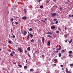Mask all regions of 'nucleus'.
Segmentation results:
<instances>
[{"mask_svg":"<svg viewBox=\"0 0 73 73\" xmlns=\"http://www.w3.org/2000/svg\"><path fill=\"white\" fill-rule=\"evenodd\" d=\"M51 15H51L52 17H54V16H56L57 15V14L55 13H51Z\"/></svg>","mask_w":73,"mask_h":73,"instance_id":"obj_1","label":"nucleus"},{"mask_svg":"<svg viewBox=\"0 0 73 73\" xmlns=\"http://www.w3.org/2000/svg\"><path fill=\"white\" fill-rule=\"evenodd\" d=\"M27 34V31H24L23 34V35L24 36H25V35H26Z\"/></svg>","mask_w":73,"mask_h":73,"instance_id":"obj_2","label":"nucleus"},{"mask_svg":"<svg viewBox=\"0 0 73 73\" xmlns=\"http://www.w3.org/2000/svg\"><path fill=\"white\" fill-rule=\"evenodd\" d=\"M45 41V38L44 37H42V42L43 44H44V41Z\"/></svg>","mask_w":73,"mask_h":73,"instance_id":"obj_3","label":"nucleus"},{"mask_svg":"<svg viewBox=\"0 0 73 73\" xmlns=\"http://www.w3.org/2000/svg\"><path fill=\"white\" fill-rule=\"evenodd\" d=\"M27 17L26 16H24L22 18V19H23V20H25V19H27Z\"/></svg>","mask_w":73,"mask_h":73,"instance_id":"obj_4","label":"nucleus"},{"mask_svg":"<svg viewBox=\"0 0 73 73\" xmlns=\"http://www.w3.org/2000/svg\"><path fill=\"white\" fill-rule=\"evenodd\" d=\"M51 29H55L56 28V26H53L51 27Z\"/></svg>","mask_w":73,"mask_h":73,"instance_id":"obj_5","label":"nucleus"},{"mask_svg":"<svg viewBox=\"0 0 73 73\" xmlns=\"http://www.w3.org/2000/svg\"><path fill=\"white\" fill-rule=\"evenodd\" d=\"M61 47L60 45H59V48H56V50H61Z\"/></svg>","mask_w":73,"mask_h":73,"instance_id":"obj_6","label":"nucleus"},{"mask_svg":"<svg viewBox=\"0 0 73 73\" xmlns=\"http://www.w3.org/2000/svg\"><path fill=\"white\" fill-rule=\"evenodd\" d=\"M50 40H49L48 42L47 45L48 46H50Z\"/></svg>","mask_w":73,"mask_h":73,"instance_id":"obj_7","label":"nucleus"},{"mask_svg":"<svg viewBox=\"0 0 73 73\" xmlns=\"http://www.w3.org/2000/svg\"><path fill=\"white\" fill-rule=\"evenodd\" d=\"M23 11H24L25 13V14L27 13V9H24Z\"/></svg>","mask_w":73,"mask_h":73,"instance_id":"obj_8","label":"nucleus"},{"mask_svg":"<svg viewBox=\"0 0 73 73\" xmlns=\"http://www.w3.org/2000/svg\"><path fill=\"white\" fill-rule=\"evenodd\" d=\"M52 33L51 32H48L47 33H46V35H52Z\"/></svg>","mask_w":73,"mask_h":73,"instance_id":"obj_9","label":"nucleus"},{"mask_svg":"<svg viewBox=\"0 0 73 73\" xmlns=\"http://www.w3.org/2000/svg\"><path fill=\"white\" fill-rule=\"evenodd\" d=\"M69 57H70V58H72V55L71 54H70L68 55Z\"/></svg>","mask_w":73,"mask_h":73,"instance_id":"obj_10","label":"nucleus"},{"mask_svg":"<svg viewBox=\"0 0 73 73\" xmlns=\"http://www.w3.org/2000/svg\"><path fill=\"white\" fill-rule=\"evenodd\" d=\"M47 36L48 37H49V38H50L51 37H52V36H50V35H47Z\"/></svg>","mask_w":73,"mask_h":73,"instance_id":"obj_11","label":"nucleus"},{"mask_svg":"<svg viewBox=\"0 0 73 73\" xmlns=\"http://www.w3.org/2000/svg\"><path fill=\"white\" fill-rule=\"evenodd\" d=\"M72 40H72V39H71L70 40V41H68V42H69V43H72Z\"/></svg>","mask_w":73,"mask_h":73,"instance_id":"obj_12","label":"nucleus"},{"mask_svg":"<svg viewBox=\"0 0 73 73\" xmlns=\"http://www.w3.org/2000/svg\"><path fill=\"white\" fill-rule=\"evenodd\" d=\"M72 51H70L68 52V53L69 54H71V53H72Z\"/></svg>","mask_w":73,"mask_h":73,"instance_id":"obj_13","label":"nucleus"},{"mask_svg":"<svg viewBox=\"0 0 73 73\" xmlns=\"http://www.w3.org/2000/svg\"><path fill=\"white\" fill-rule=\"evenodd\" d=\"M10 55L11 56V57H12V56H13V53L12 52H11L10 53Z\"/></svg>","mask_w":73,"mask_h":73,"instance_id":"obj_14","label":"nucleus"},{"mask_svg":"<svg viewBox=\"0 0 73 73\" xmlns=\"http://www.w3.org/2000/svg\"><path fill=\"white\" fill-rule=\"evenodd\" d=\"M30 72H33L34 70L33 69H31L30 70Z\"/></svg>","mask_w":73,"mask_h":73,"instance_id":"obj_15","label":"nucleus"},{"mask_svg":"<svg viewBox=\"0 0 73 73\" xmlns=\"http://www.w3.org/2000/svg\"><path fill=\"white\" fill-rule=\"evenodd\" d=\"M58 56L60 57H61V53H59Z\"/></svg>","mask_w":73,"mask_h":73,"instance_id":"obj_16","label":"nucleus"},{"mask_svg":"<svg viewBox=\"0 0 73 73\" xmlns=\"http://www.w3.org/2000/svg\"><path fill=\"white\" fill-rule=\"evenodd\" d=\"M29 36H31L30 37L31 38H33V35L30 34L29 35Z\"/></svg>","mask_w":73,"mask_h":73,"instance_id":"obj_17","label":"nucleus"},{"mask_svg":"<svg viewBox=\"0 0 73 73\" xmlns=\"http://www.w3.org/2000/svg\"><path fill=\"white\" fill-rule=\"evenodd\" d=\"M70 66L71 67H72V66H73V64H70Z\"/></svg>","mask_w":73,"mask_h":73,"instance_id":"obj_18","label":"nucleus"},{"mask_svg":"<svg viewBox=\"0 0 73 73\" xmlns=\"http://www.w3.org/2000/svg\"><path fill=\"white\" fill-rule=\"evenodd\" d=\"M61 52L62 53H64V52H65V50H61Z\"/></svg>","mask_w":73,"mask_h":73,"instance_id":"obj_19","label":"nucleus"},{"mask_svg":"<svg viewBox=\"0 0 73 73\" xmlns=\"http://www.w3.org/2000/svg\"><path fill=\"white\" fill-rule=\"evenodd\" d=\"M44 7L43 5L40 6V8H41V9H42V8H43Z\"/></svg>","mask_w":73,"mask_h":73,"instance_id":"obj_20","label":"nucleus"},{"mask_svg":"<svg viewBox=\"0 0 73 73\" xmlns=\"http://www.w3.org/2000/svg\"><path fill=\"white\" fill-rule=\"evenodd\" d=\"M58 30H59V31H60V32H61V29L60 28L58 27Z\"/></svg>","mask_w":73,"mask_h":73,"instance_id":"obj_21","label":"nucleus"},{"mask_svg":"<svg viewBox=\"0 0 73 73\" xmlns=\"http://www.w3.org/2000/svg\"><path fill=\"white\" fill-rule=\"evenodd\" d=\"M31 50V48H30V47H29L28 48H27L28 50L29 51V50Z\"/></svg>","mask_w":73,"mask_h":73,"instance_id":"obj_22","label":"nucleus"},{"mask_svg":"<svg viewBox=\"0 0 73 73\" xmlns=\"http://www.w3.org/2000/svg\"><path fill=\"white\" fill-rule=\"evenodd\" d=\"M18 66H19L20 68H22V65H18Z\"/></svg>","mask_w":73,"mask_h":73,"instance_id":"obj_23","label":"nucleus"},{"mask_svg":"<svg viewBox=\"0 0 73 73\" xmlns=\"http://www.w3.org/2000/svg\"><path fill=\"white\" fill-rule=\"evenodd\" d=\"M56 36V34H54V35H53V37H54V38Z\"/></svg>","mask_w":73,"mask_h":73,"instance_id":"obj_24","label":"nucleus"},{"mask_svg":"<svg viewBox=\"0 0 73 73\" xmlns=\"http://www.w3.org/2000/svg\"><path fill=\"white\" fill-rule=\"evenodd\" d=\"M29 35H28L27 36V40H29Z\"/></svg>","mask_w":73,"mask_h":73,"instance_id":"obj_25","label":"nucleus"},{"mask_svg":"<svg viewBox=\"0 0 73 73\" xmlns=\"http://www.w3.org/2000/svg\"><path fill=\"white\" fill-rule=\"evenodd\" d=\"M31 41L32 42H34V40L33 39H32Z\"/></svg>","mask_w":73,"mask_h":73,"instance_id":"obj_26","label":"nucleus"},{"mask_svg":"<svg viewBox=\"0 0 73 73\" xmlns=\"http://www.w3.org/2000/svg\"><path fill=\"white\" fill-rule=\"evenodd\" d=\"M58 61V60H57V59H54V61H55V62H56V61Z\"/></svg>","mask_w":73,"mask_h":73,"instance_id":"obj_27","label":"nucleus"},{"mask_svg":"<svg viewBox=\"0 0 73 73\" xmlns=\"http://www.w3.org/2000/svg\"><path fill=\"white\" fill-rule=\"evenodd\" d=\"M62 9L61 7H60L59 9V10H60V11H62Z\"/></svg>","mask_w":73,"mask_h":73,"instance_id":"obj_28","label":"nucleus"},{"mask_svg":"<svg viewBox=\"0 0 73 73\" xmlns=\"http://www.w3.org/2000/svg\"><path fill=\"white\" fill-rule=\"evenodd\" d=\"M21 49V48H19V46L18 47V50H20Z\"/></svg>","mask_w":73,"mask_h":73,"instance_id":"obj_29","label":"nucleus"},{"mask_svg":"<svg viewBox=\"0 0 73 73\" xmlns=\"http://www.w3.org/2000/svg\"><path fill=\"white\" fill-rule=\"evenodd\" d=\"M35 52V53H39V50H38L37 51H36Z\"/></svg>","mask_w":73,"mask_h":73,"instance_id":"obj_30","label":"nucleus"},{"mask_svg":"<svg viewBox=\"0 0 73 73\" xmlns=\"http://www.w3.org/2000/svg\"><path fill=\"white\" fill-rule=\"evenodd\" d=\"M33 30V29L31 28L29 30V31H32Z\"/></svg>","mask_w":73,"mask_h":73,"instance_id":"obj_31","label":"nucleus"},{"mask_svg":"<svg viewBox=\"0 0 73 73\" xmlns=\"http://www.w3.org/2000/svg\"><path fill=\"white\" fill-rule=\"evenodd\" d=\"M64 37H68V35H64Z\"/></svg>","mask_w":73,"mask_h":73,"instance_id":"obj_32","label":"nucleus"},{"mask_svg":"<svg viewBox=\"0 0 73 73\" xmlns=\"http://www.w3.org/2000/svg\"><path fill=\"white\" fill-rule=\"evenodd\" d=\"M24 69H26L27 68V66H24Z\"/></svg>","mask_w":73,"mask_h":73,"instance_id":"obj_33","label":"nucleus"},{"mask_svg":"<svg viewBox=\"0 0 73 73\" xmlns=\"http://www.w3.org/2000/svg\"><path fill=\"white\" fill-rule=\"evenodd\" d=\"M15 23L16 25H18V24H19V23L17 22H15Z\"/></svg>","mask_w":73,"mask_h":73,"instance_id":"obj_34","label":"nucleus"},{"mask_svg":"<svg viewBox=\"0 0 73 73\" xmlns=\"http://www.w3.org/2000/svg\"><path fill=\"white\" fill-rule=\"evenodd\" d=\"M58 21H56V22H55V24H58Z\"/></svg>","mask_w":73,"mask_h":73,"instance_id":"obj_35","label":"nucleus"},{"mask_svg":"<svg viewBox=\"0 0 73 73\" xmlns=\"http://www.w3.org/2000/svg\"><path fill=\"white\" fill-rule=\"evenodd\" d=\"M63 59L62 60H64V59L66 58V57H65V56H64L63 57Z\"/></svg>","mask_w":73,"mask_h":73,"instance_id":"obj_36","label":"nucleus"},{"mask_svg":"<svg viewBox=\"0 0 73 73\" xmlns=\"http://www.w3.org/2000/svg\"><path fill=\"white\" fill-rule=\"evenodd\" d=\"M56 33H58V34H60V33H59V31H56Z\"/></svg>","mask_w":73,"mask_h":73,"instance_id":"obj_37","label":"nucleus"},{"mask_svg":"<svg viewBox=\"0 0 73 73\" xmlns=\"http://www.w3.org/2000/svg\"><path fill=\"white\" fill-rule=\"evenodd\" d=\"M8 42L9 44H11V41L10 40H9Z\"/></svg>","mask_w":73,"mask_h":73,"instance_id":"obj_38","label":"nucleus"},{"mask_svg":"<svg viewBox=\"0 0 73 73\" xmlns=\"http://www.w3.org/2000/svg\"><path fill=\"white\" fill-rule=\"evenodd\" d=\"M67 72V73H71V72L69 71H68Z\"/></svg>","mask_w":73,"mask_h":73,"instance_id":"obj_39","label":"nucleus"},{"mask_svg":"<svg viewBox=\"0 0 73 73\" xmlns=\"http://www.w3.org/2000/svg\"><path fill=\"white\" fill-rule=\"evenodd\" d=\"M8 52H11V50L9 49L8 50Z\"/></svg>","mask_w":73,"mask_h":73,"instance_id":"obj_40","label":"nucleus"},{"mask_svg":"<svg viewBox=\"0 0 73 73\" xmlns=\"http://www.w3.org/2000/svg\"><path fill=\"white\" fill-rule=\"evenodd\" d=\"M46 3H49V1H46Z\"/></svg>","mask_w":73,"mask_h":73,"instance_id":"obj_41","label":"nucleus"},{"mask_svg":"<svg viewBox=\"0 0 73 73\" xmlns=\"http://www.w3.org/2000/svg\"><path fill=\"white\" fill-rule=\"evenodd\" d=\"M11 21H13V18H11Z\"/></svg>","mask_w":73,"mask_h":73,"instance_id":"obj_42","label":"nucleus"},{"mask_svg":"<svg viewBox=\"0 0 73 73\" xmlns=\"http://www.w3.org/2000/svg\"><path fill=\"white\" fill-rule=\"evenodd\" d=\"M13 38H15V35H13L12 36Z\"/></svg>","mask_w":73,"mask_h":73,"instance_id":"obj_43","label":"nucleus"},{"mask_svg":"<svg viewBox=\"0 0 73 73\" xmlns=\"http://www.w3.org/2000/svg\"><path fill=\"white\" fill-rule=\"evenodd\" d=\"M66 72H67L68 71V68H66Z\"/></svg>","mask_w":73,"mask_h":73,"instance_id":"obj_44","label":"nucleus"},{"mask_svg":"<svg viewBox=\"0 0 73 73\" xmlns=\"http://www.w3.org/2000/svg\"><path fill=\"white\" fill-rule=\"evenodd\" d=\"M19 52H22V50H21V49L20 50H19Z\"/></svg>","mask_w":73,"mask_h":73,"instance_id":"obj_45","label":"nucleus"},{"mask_svg":"<svg viewBox=\"0 0 73 73\" xmlns=\"http://www.w3.org/2000/svg\"><path fill=\"white\" fill-rule=\"evenodd\" d=\"M25 53H28V51L27 50H25Z\"/></svg>","mask_w":73,"mask_h":73,"instance_id":"obj_46","label":"nucleus"},{"mask_svg":"<svg viewBox=\"0 0 73 73\" xmlns=\"http://www.w3.org/2000/svg\"><path fill=\"white\" fill-rule=\"evenodd\" d=\"M67 29V27H65V30H66V29Z\"/></svg>","mask_w":73,"mask_h":73,"instance_id":"obj_47","label":"nucleus"},{"mask_svg":"<svg viewBox=\"0 0 73 73\" xmlns=\"http://www.w3.org/2000/svg\"><path fill=\"white\" fill-rule=\"evenodd\" d=\"M56 20H57V19H54V21H56Z\"/></svg>","mask_w":73,"mask_h":73,"instance_id":"obj_48","label":"nucleus"},{"mask_svg":"<svg viewBox=\"0 0 73 73\" xmlns=\"http://www.w3.org/2000/svg\"><path fill=\"white\" fill-rule=\"evenodd\" d=\"M42 21H42V23H44V22H45V21H43V20H42Z\"/></svg>","mask_w":73,"mask_h":73,"instance_id":"obj_49","label":"nucleus"},{"mask_svg":"<svg viewBox=\"0 0 73 73\" xmlns=\"http://www.w3.org/2000/svg\"><path fill=\"white\" fill-rule=\"evenodd\" d=\"M54 52H56V53H57V52H58V50H57L56 51H54Z\"/></svg>","mask_w":73,"mask_h":73,"instance_id":"obj_50","label":"nucleus"},{"mask_svg":"<svg viewBox=\"0 0 73 73\" xmlns=\"http://www.w3.org/2000/svg\"><path fill=\"white\" fill-rule=\"evenodd\" d=\"M28 56H29V57H31V56H30V55H29V54H28Z\"/></svg>","mask_w":73,"mask_h":73,"instance_id":"obj_51","label":"nucleus"},{"mask_svg":"<svg viewBox=\"0 0 73 73\" xmlns=\"http://www.w3.org/2000/svg\"><path fill=\"white\" fill-rule=\"evenodd\" d=\"M61 67H62V68L63 67V65H60Z\"/></svg>","mask_w":73,"mask_h":73,"instance_id":"obj_52","label":"nucleus"},{"mask_svg":"<svg viewBox=\"0 0 73 73\" xmlns=\"http://www.w3.org/2000/svg\"><path fill=\"white\" fill-rule=\"evenodd\" d=\"M52 0L54 1V2H56V0Z\"/></svg>","mask_w":73,"mask_h":73,"instance_id":"obj_53","label":"nucleus"},{"mask_svg":"<svg viewBox=\"0 0 73 73\" xmlns=\"http://www.w3.org/2000/svg\"><path fill=\"white\" fill-rule=\"evenodd\" d=\"M13 53H14V54H15V52H14V51H13Z\"/></svg>","mask_w":73,"mask_h":73,"instance_id":"obj_54","label":"nucleus"},{"mask_svg":"<svg viewBox=\"0 0 73 73\" xmlns=\"http://www.w3.org/2000/svg\"><path fill=\"white\" fill-rule=\"evenodd\" d=\"M40 1H41V0H38V2L39 3V2H40Z\"/></svg>","mask_w":73,"mask_h":73,"instance_id":"obj_55","label":"nucleus"},{"mask_svg":"<svg viewBox=\"0 0 73 73\" xmlns=\"http://www.w3.org/2000/svg\"><path fill=\"white\" fill-rule=\"evenodd\" d=\"M13 23H14V22H12V26H13Z\"/></svg>","mask_w":73,"mask_h":73,"instance_id":"obj_56","label":"nucleus"},{"mask_svg":"<svg viewBox=\"0 0 73 73\" xmlns=\"http://www.w3.org/2000/svg\"><path fill=\"white\" fill-rule=\"evenodd\" d=\"M65 4H68V2H66L65 3Z\"/></svg>","mask_w":73,"mask_h":73,"instance_id":"obj_57","label":"nucleus"},{"mask_svg":"<svg viewBox=\"0 0 73 73\" xmlns=\"http://www.w3.org/2000/svg\"><path fill=\"white\" fill-rule=\"evenodd\" d=\"M45 20L47 21V20H48V19H47V18H45Z\"/></svg>","mask_w":73,"mask_h":73,"instance_id":"obj_58","label":"nucleus"},{"mask_svg":"<svg viewBox=\"0 0 73 73\" xmlns=\"http://www.w3.org/2000/svg\"><path fill=\"white\" fill-rule=\"evenodd\" d=\"M67 41H68V40H66L65 41V42H67Z\"/></svg>","mask_w":73,"mask_h":73,"instance_id":"obj_59","label":"nucleus"},{"mask_svg":"<svg viewBox=\"0 0 73 73\" xmlns=\"http://www.w3.org/2000/svg\"><path fill=\"white\" fill-rule=\"evenodd\" d=\"M36 52H35V53H34L33 54V55H35V54H36Z\"/></svg>","mask_w":73,"mask_h":73,"instance_id":"obj_60","label":"nucleus"},{"mask_svg":"<svg viewBox=\"0 0 73 73\" xmlns=\"http://www.w3.org/2000/svg\"><path fill=\"white\" fill-rule=\"evenodd\" d=\"M42 57H44V55H42Z\"/></svg>","mask_w":73,"mask_h":73,"instance_id":"obj_61","label":"nucleus"},{"mask_svg":"<svg viewBox=\"0 0 73 73\" xmlns=\"http://www.w3.org/2000/svg\"><path fill=\"white\" fill-rule=\"evenodd\" d=\"M53 65H54V66H56V64H54Z\"/></svg>","mask_w":73,"mask_h":73,"instance_id":"obj_62","label":"nucleus"},{"mask_svg":"<svg viewBox=\"0 0 73 73\" xmlns=\"http://www.w3.org/2000/svg\"><path fill=\"white\" fill-rule=\"evenodd\" d=\"M69 16L70 17H72V16H71V15H69Z\"/></svg>","mask_w":73,"mask_h":73,"instance_id":"obj_63","label":"nucleus"},{"mask_svg":"<svg viewBox=\"0 0 73 73\" xmlns=\"http://www.w3.org/2000/svg\"><path fill=\"white\" fill-rule=\"evenodd\" d=\"M55 7L56 8H57V5H56V6H55Z\"/></svg>","mask_w":73,"mask_h":73,"instance_id":"obj_64","label":"nucleus"}]
</instances>
